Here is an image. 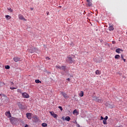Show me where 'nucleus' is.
<instances>
[{"mask_svg":"<svg viewBox=\"0 0 127 127\" xmlns=\"http://www.w3.org/2000/svg\"><path fill=\"white\" fill-rule=\"evenodd\" d=\"M65 121H67V122H70V120H71V118H70V117L69 116H66L65 118Z\"/></svg>","mask_w":127,"mask_h":127,"instance_id":"obj_17","label":"nucleus"},{"mask_svg":"<svg viewBox=\"0 0 127 127\" xmlns=\"http://www.w3.org/2000/svg\"><path fill=\"white\" fill-rule=\"evenodd\" d=\"M56 68H57V69H60L61 68V66L60 65H56Z\"/></svg>","mask_w":127,"mask_h":127,"instance_id":"obj_25","label":"nucleus"},{"mask_svg":"<svg viewBox=\"0 0 127 127\" xmlns=\"http://www.w3.org/2000/svg\"><path fill=\"white\" fill-rule=\"evenodd\" d=\"M79 95L80 97H83L84 96V92L83 91H81L79 93Z\"/></svg>","mask_w":127,"mask_h":127,"instance_id":"obj_20","label":"nucleus"},{"mask_svg":"<svg viewBox=\"0 0 127 127\" xmlns=\"http://www.w3.org/2000/svg\"><path fill=\"white\" fill-rule=\"evenodd\" d=\"M26 117L28 120H31V113H28L26 114Z\"/></svg>","mask_w":127,"mask_h":127,"instance_id":"obj_12","label":"nucleus"},{"mask_svg":"<svg viewBox=\"0 0 127 127\" xmlns=\"http://www.w3.org/2000/svg\"><path fill=\"white\" fill-rule=\"evenodd\" d=\"M112 43H113V44H116V42H115V41H112Z\"/></svg>","mask_w":127,"mask_h":127,"instance_id":"obj_36","label":"nucleus"},{"mask_svg":"<svg viewBox=\"0 0 127 127\" xmlns=\"http://www.w3.org/2000/svg\"><path fill=\"white\" fill-rule=\"evenodd\" d=\"M5 17L7 18V19H10V18H11V17L8 15H6Z\"/></svg>","mask_w":127,"mask_h":127,"instance_id":"obj_24","label":"nucleus"},{"mask_svg":"<svg viewBox=\"0 0 127 127\" xmlns=\"http://www.w3.org/2000/svg\"><path fill=\"white\" fill-rule=\"evenodd\" d=\"M13 59L15 62H18V61H20V58H19L18 57H15L13 58Z\"/></svg>","mask_w":127,"mask_h":127,"instance_id":"obj_9","label":"nucleus"},{"mask_svg":"<svg viewBox=\"0 0 127 127\" xmlns=\"http://www.w3.org/2000/svg\"><path fill=\"white\" fill-rule=\"evenodd\" d=\"M10 66H9V65H5V69H10Z\"/></svg>","mask_w":127,"mask_h":127,"instance_id":"obj_26","label":"nucleus"},{"mask_svg":"<svg viewBox=\"0 0 127 127\" xmlns=\"http://www.w3.org/2000/svg\"><path fill=\"white\" fill-rule=\"evenodd\" d=\"M9 120L12 125H16L18 123V119L14 117H11L9 119Z\"/></svg>","mask_w":127,"mask_h":127,"instance_id":"obj_2","label":"nucleus"},{"mask_svg":"<svg viewBox=\"0 0 127 127\" xmlns=\"http://www.w3.org/2000/svg\"><path fill=\"white\" fill-rule=\"evenodd\" d=\"M11 85H13V82H11Z\"/></svg>","mask_w":127,"mask_h":127,"instance_id":"obj_42","label":"nucleus"},{"mask_svg":"<svg viewBox=\"0 0 127 127\" xmlns=\"http://www.w3.org/2000/svg\"><path fill=\"white\" fill-rule=\"evenodd\" d=\"M121 57L119 55H117L115 56V59H119Z\"/></svg>","mask_w":127,"mask_h":127,"instance_id":"obj_21","label":"nucleus"},{"mask_svg":"<svg viewBox=\"0 0 127 127\" xmlns=\"http://www.w3.org/2000/svg\"><path fill=\"white\" fill-rule=\"evenodd\" d=\"M123 60H124V62H126V59H123Z\"/></svg>","mask_w":127,"mask_h":127,"instance_id":"obj_40","label":"nucleus"},{"mask_svg":"<svg viewBox=\"0 0 127 127\" xmlns=\"http://www.w3.org/2000/svg\"><path fill=\"white\" fill-rule=\"evenodd\" d=\"M0 96H1V94H0Z\"/></svg>","mask_w":127,"mask_h":127,"instance_id":"obj_43","label":"nucleus"},{"mask_svg":"<svg viewBox=\"0 0 127 127\" xmlns=\"http://www.w3.org/2000/svg\"><path fill=\"white\" fill-rule=\"evenodd\" d=\"M50 113L52 116V117H53V118H55V119H56V118L58 117V115L55 114V113H54V112H50Z\"/></svg>","mask_w":127,"mask_h":127,"instance_id":"obj_7","label":"nucleus"},{"mask_svg":"<svg viewBox=\"0 0 127 127\" xmlns=\"http://www.w3.org/2000/svg\"><path fill=\"white\" fill-rule=\"evenodd\" d=\"M59 109H60L61 111H63V109L62 108V107L59 106Z\"/></svg>","mask_w":127,"mask_h":127,"instance_id":"obj_30","label":"nucleus"},{"mask_svg":"<svg viewBox=\"0 0 127 127\" xmlns=\"http://www.w3.org/2000/svg\"><path fill=\"white\" fill-rule=\"evenodd\" d=\"M10 89L11 90H14V89H15V88H14V87H10Z\"/></svg>","mask_w":127,"mask_h":127,"instance_id":"obj_33","label":"nucleus"},{"mask_svg":"<svg viewBox=\"0 0 127 127\" xmlns=\"http://www.w3.org/2000/svg\"><path fill=\"white\" fill-rule=\"evenodd\" d=\"M101 73H102V72L101 71H100V70L98 69L95 71V74L96 75H101Z\"/></svg>","mask_w":127,"mask_h":127,"instance_id":"obj_16","label":"nucleus"},{"mask_svg":"<svg viewBox=\"0 0 127 127\" xmlns=\"http://www.w3.org/2000/svg\"><path fill=\"white\" fill-rule=\"evenodd\" d=\"M62 96H63V97L64 98V99H68V98H69V96H68V95H67V94H66L64 92H62Z\"/></svg>","mask_w":127,"mask_h":127,"instance_id":"obj_10","label":"nucleus"},{"mask_svg":"<svg viewBox=\"0 0 127 127\" xmlns=\"http://www.w3.org/2000/svg\"><path fill=\"white\" fill-rule=\"evenodd\" d=\"M73 114H78V111L77 110H74L73 112Z\"/></svg>","mask_w":127,"mask_h":127,"instance_id":"obj_27","label":"nucleus"},{"mask_svg":"<svg viewBox=\"0 0 127 127\" xmlns=\"http://www.w3.org/2000/svg\"><path fill=\"white\" fill-rule=\"evenodd\" d=\"M109 118L108 117V116H106L105 118H104V121H107V120H108Z\"/></svg>","mask_w":127,"mask_h":127,"instance_id":"obj_29","label":"nucleus"},{"mask_svg":"<svg viewBox=\"0 0 127 127\" xmlns=\"http://www.w3.org/2000/svg\"><path fill=\"white\" fill-rule=\"evenodd\" d=\"M8 10H10V12H12V9L11 8H8Z\"/></svg>","mask_w":127,"mask_h":127,"instance_id":"obj_31","label":"nucleus"},{"mask_svg":"<svg viewBox=\"0 0 127 127\" xmlns=\"http://www.w3.org/2000/svg\"><path fill=\"white\" fill-rule=\"evenodd\" d=\"M34 123H37V122H38V118H37V116H35L34 117Z\"/></svg>","mask_w":127,"mask_h":127,"instance_id":"obj_15","label":"nucleus"},{"mask_svg":"<svg viewBox=\"0 0 127 127\" xmlns=\"http://www.w3.org/2000/svg\"><path fill=\"white\" fill-rule=\"evenodd\" d=\"M121 51H123V50L120 48L116 50V52L118 54H120V52H121Z\"/></svg>","mask_w":127,"mask_h":127,"instance_id":"obj_18","label":"nucleus"},{"mask_svg":"<svg viewBox=\"0 0 127 127\" xmlns=\"http://www.w3.org/2000/svg\"><path fill=\"white\" fill-rule=\"evenodd\" d=\"M36 50H37V49L33 47H32L28 50L29 52H30V53H34V52H35Z\"/></svg>","mask_w":127,"mask_h":127,"instance_id":"obj_3","label":"nucleus"},{"mask_svg":"<svg viewBox=\"0 0 127 127\" xmlns=\"http://www.w3.org/2000/svg\"><path fill=\"white\" fill-rule=\"evenodd\" d=\"M46 59L47 60H50V59L49 57H46Z\"/></svg>","mask_w":127,"mask_h":127,"instance_id":"obj_32","label":"nucleus"},{"mask_svg":"<svg viewBox=\"0 0 127 127\" xmlns=\"http://www.w3.org/2000/svg\"><path fill=\"white\" fill-rule=\"evenodd\" d=\"M74 58H75V56L74 55L68 56L66 58V62L69 64L75 63L76 61L74 60Z\"/></svg>","mask_w":127,"mask_h":127,"instance_id":"obj_1","label":"nucleus"},{"mask_svg":"<svg viewBox=\"0 0 127 127\" xmlns=\"http://www.w3.org/2000/svg\"><path fill=\"white\" fill-rule=\"evenodd\" d=\"M18 18H19V19H20L21 20H23V21H27V20L26 19H25V18H24L23 15H22V14H19Z\"/></svg>","mask_w":127,"mask_h":127,"instance_id":"obj_4","label":"nucleus"},{"mask_svg":"<svg viewBox=\"0 0 127 127\" xmlns=\"http://www.w3.org/2000/svg\"><path fill=\"white\" fill-rule=\"evenodd\" d=\"M66 80H67V81H70V78H67V79H66Z\"/></svg>","mask_w":127,"mask_h":127,"instance_id":"obj_38","label":"nucleus"},{"mask_svg":"<svg viewBox=\"0 0 127 127\" xmlns=\"http://www.w3.org/2000/svg\"><path fill=\"white\" fill-rule=\"evenodd\" d=\"M22 96L24 99H28L29 98V95L26 92L22 93Z\"/></svg>","mask_w":127,"mask_h":127,"instance_id":"obj_5","label":"nucleus"},{"mask_svg":"<svg viewBox=\"0 0 127 127\" xmlns=\"http://www.w3.org/2000/svg\"><path fill=\"white\" fill-rule=\"evenodd\" d=\"M121 57L122 59H124V56H123V55H121Z\"/></svg>","mask_w":127,"mask_h":127,"instance_id":"obj_34","label":"nucleus"},{"mask_svg":"<svg viewBox=\"0 0 127 127\" xmlns=\"http://www.w3.org/2000/svg\"><path fill=\"white\" fill-rule=\"evenodd\" d=\"M103 123L104 125H107V120H103Z\"/></svg>","mask_w":127,"mask_h":127,"instance_id":"obj_28","label":"nucleus"},{"mask_svg":"<svg viewBox=\"0 0 127 127\" xmlns=\"http://www.w3.org/2000/svg\"><path fill=\"white\" fill-rule=\"evenodd\" d=\"M42 126L43 127H47V124L42 123Z\"/></svg>","mask_w":127,"mask_h":127,"instance_id":"obj_23","label":"nucleus"},{"mask_svg":"<svg viewBox=\"0 0 127 127\" xmlns=\"http://www.w3.org/2000/svg\"><path fill=\"white\" fill-rule=\"evenodd\" d=\"M47 15H49V12H48L47 13Z\"/></svg>","mask_w":127,"mask_h":127,"instance_id":"obj_39","label":"nucleus"},{"mask_svg":"<svg viewBox=\"0 0 127 127\" xmlns=\"http://www.w3.org/2000/svg\"><path fill=\"white\" fill-rule=\"evenodd\" d=\"M86 1L87 2V5H88V6H92V0H86Z\"/></svg>","mask_w":127,"mask_h":127,"instance_id":"obj_11","label":"nucleus"},{"mask_svg":"<svg viewBox=\"0 0 127 127\" xmlns=\"http://www.w3.org/2000/svg\"><path fill=\"white\" fill-rule=\"evenodd\" d=\"M5 115L8 118H11V114H10V112L9 111L6 112Z\"/></svg>","mask_w":127,"mask_h":127,"instance_id":"obj_8","label":"nucleus"},{"mask_svg":"<svg viewBox=\"0 0 127 127\" xmlns=\"http://www.w3.org/2000/svg\"><path fill=\"white\" fill-rule=\"evenodd\" d=\"M114 27L112 25H110L109 27V30H110V31H112L114 30Z\"/></svg>","mask_w":127,"mask_h":127,"instance_id":"obj_14","label":"nucleus"},{"mask_svg":"<svg viewBox=\"0 0 127 127\" xmlns=\"http://www.w3.org/2000/svg\"><path fill=\"white\" fill-rule=\"evenodd\" d=\"M35 83H37V84H38L39 83H41V81L39 80V79H36Z\"/></svg>","mask_w":127,"mask_h":127,"instance_id":"obj_22","label":"nucleus"},{"mask_svg":"<svg viewBox=\"0 0 127 127\" xmlns=\"http://www.w3.org/2000/svg\"><path fill=\"white\" fill-rule=\"evenodd\" d=\"M31 10H33V8H31Z\"/></svg>","mask_w":127,"mask_h":127,"instance_id":"obj_41","label":"nucleus"},{"mask_svg":"<svg viewBox=\"0 0 127 127\" xmlns=\"http://www.w3.org/2000/svg\"><path fill=\"white\" fill-rule=\"evenodd\" d=\"M101 120H104V118H103V117L102 116H101Z\"/></svg>","mask_w":127,"mask_h":127,"instance_id":"obj_35","label":"nucleus"},{"mask_svg":"<svg viewBox=\"0 0 127 127\" xmlns=\"http://www.w3.org/2000/svg\"><path fill=\"white\" fill-rule=\"evenodd\" d=\"M77 127H80V125L79 124H77Z\"/></svg>","mask_w":127,"mask_h":127,"instance_id":"obj_37","label":"nucleus"},{"mask_svg":"<svg viewBox=\"0 0 127 127\" xmlns=\"http://www.w3.org/2000/svg\"><path fill=\"white\" fill-rule=\"evenodd\" d=\"M94 100H95V101H96V102H98V103H103V102H104L103 100L100 99L98 98H97V97H94Z\"/></svg>","mask_w":127,"mask_h":127,"instance_id":"obj_6","label":"nucleus"},{"mask_svg":"<svg viewBox=\"0 0 127 127\" xmlns=\"http://www.w3.org/2000/svg\"><path fill=\"white\" fill-rule=\"evenodd\" d=\"M60 70H64V71H65V70H66V66L63 65L61 66Z\"/></svg>","mask_w":127,"mask_h":127,"instance_id":"obj_19","label":"nucleus"},{"mask_svg":"<svg viewBox=\"0 0 127 127\" xmlns=\"http://www.w3.org/2000/svg\"><path fill=\"white\" fill-rule=\"evenodd\" d=\"M17 105L19 107V109H23V106L22 105V104L20 103V102H18Z\"/></svg>","mask_w":127,"mask_h":127,"instance_id":"obj_13","label":"nucleus"}]
</instances>
